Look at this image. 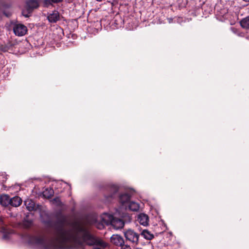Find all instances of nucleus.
Listing matches in <instances>:
<instances>
[{
    "label": "nucleus",
    "instance_id": "obj_31",
    "mask_svg": "<svg viewBox=\"0 0 249 249\" xmlns=\"http://www.w3.org/2000/svg\"><path fill=\"white\" fill-rule=\"evenodd\" d=\"M25 17H27L28 16L27 15H24Z\"/></svg>",
    "mask_w": 249,
    "mask_h": 249
},
{
    "label": "nucleus",
    "instance_id": "obj_15",
    "mask_svg": "<svg viewBox=\"0 0 249 249\" xmlns=\"http://www.w3.org/2000/svg\"><path fill=\"white\" fill-rule=\"evenodd\" d=\"M127 207H128L130 210L136 212L139 210L140 206L139 203L134 201H131L127 203L126 205V208Z\"/></svg>",
    "mask_w": 249,
    "mask_h": 249
},
{
    "label": "nucleus",
    "instance_id": "obj_1",
    "mask_svg": "<svg viewBox=\"0 0 249 249\" xmlns=\"http://www.w3.org/2000/svg\"><path fill=\"white\" fill-rule=\"evenodd\" d=\"M55 230L54 239H49L42 235L28 236L27 243L37 249H83L86 244L96 245L102 248L107 246L102 240L91 236L79 222L71 223L64 215L57 219Z\"/></svg>",
    "mask_w": 249,
    "mask_h": 249
},
{
    "label": "nucleus",
    "instance_id": "obj_24",
    "mask_svg": "<svg viewBox=\"0 0 249 249\" xmlns=\"http://www.w3.org/2000/svg\"><path fill=\"white\" fill-rule=\"evenodd\" d=\"M120 247L121 249H131L129 246L125 245L124 243Z\"/></svg>",
    "mask_w": 249,
    "mask_h": 249
},
{
    "label": "nucleus",
    "instance_id": "obj_3",
    "mask_svg": "<svg viewBox=\"0 0 249 249\" xmlns=\"http://www.w3.org/2000/svg\"><path fill=\"white\" fill-rule=\"evenodd\" d=\"M124 235L126 239L131 243L137 245L139 243L140 235L131 229H128L124 232Z\"/></svg>",
    "mask_w": 249,
    "mask_h": 249
},
{
    "label": "nucleus",
    "instance_id": "obj_19",
    "mask_svg": "<svg viewBox=\"0 0 249 249\" xmlns=\"http://www.w3.org/2000/svg\"><path fill=\"white\" fill-rule=\"evenodd\" d=\"M33 225V221L31 219H28L27 218L25 219L23 221V225L25 227L28 228L31 227Z\"/></svg>",
    "mask_w": 249,
    "mask_h": 249
},
{
    "label": "nucleus",
    "instance_id": "obj_20",
    "mask_svg": "<svg viewBox=\"0 0 249 249\" xmlns=\"http://www.w3.org/2000/svg\"><path fill=\"white\" fill-rule=\"evenodd\" d=\"M52 202L53 204L58 206H61L62 205V202L59 197H55L53 198Z\"/></svg>",
    "mask_w": 249,
    "mask_h": 249
},
{
    "label": "nucleus",
    "instance_id": "obj_28",
    "mask_svg": "<svg viewBox=\"0 0 249 249\" xmlns=\"http://www.w3.org/2000/svg\"><path fill=\"white\" fill-rule=\"evenodd\" d=\"M93 249H101V248H99V247H94L93 248Z\"/></svg>",
    "mask_w": 249,
    "mask_h": 249
},
{
    "label": "nucleus",
    "instance_id": "obj_27",
    "mask_svg": "<svg viewBox=\"0 0 249 249\" xmlns=\"http://www.w3.org/2000/svg\"><path fill=\"white\" fill-rule=\"evenodd\" d=\"M53 193V190H51V193H50V195L47 196L48 197L51 196L52 195V193Z\"/></svg>",
    "mask_w": 249,
    "mask_h": 249
},
{
    "label": "nucleus",
    "instance_id": "obj_29",
    "mask_svg": "<svg viewBox=\"0 0 249 249\" xmlns=\"http://www.w3.org/2000/svg\"><path fill=\"white\" fill-rule=\"evenodd\" d=\"M4 14L5 15L6 17H8L9 16V14H6V13L4 12Z\"/></svg>",
    "mask_w": 249,
    "mask_h": 249
},
{
    "label": "nucleus",
    "instance_id": "obj_6",
    "mask_svg": "<svg viewBox=\"0 0 249 249\" xmlns=\"http://www.w3.org/2000/svg\"><path fill=\"white\" fill-rule=\"evenodd\" d=\"M38 212L39 213L40 217L42 222L48 226H51L52 221L48 213L42 210V208L41 210H39Z\"/></svg>",
    "mask_w": 249,
    "mask_h": 249
},
{
    "label": "nucleus",
    "instance_id": "obj_12",
    "mask_svg": "<svg viewBox=\"0 0 249 249\" xmlns=\"http://www.w3.org/2000/svg\"><path fill=\"white\" fill-rule=\"evenodd\" d=\"M59 13L57 11H53L52 13L49 14L47 17L50 22H56L59 19Z\"/></svg>",
    "mask_w": 249,
    "mask_h": 249
},
{
    "label": "nucleus",
    "instance_id": "obj_18",
    "mask_svg": "<svg viewBox=\"0 0 249 249\" xmlns=\"http://www.w3.org/2000/svg\"><path fill=\"white\" fill-rule=\"evenodd\" d=\"M0 232L3 234L2 238L3 239L7 240L9 238V233L5 228H2L0 230Z\"/></svg>",
    "mask_w": 249,
    "mask_h": 249
},
{
    "label": "nucleus",
    "instance_id": "obj_10",
    "mask_svg": "<svg viewBox=\"0 0 249 249\" xmlns=\"http://www.w3.org/2000/svg\"><path fill=\"white\" fill-rule=\"evenodd\" d=\"M137 220L139 223L142 226H146L148 225L149 218L148 215L146 214H139Z\"/></svg>",
    "mask_w": 249,
    "mask_h": 249
},
{
    "label": "nucleus",
    "instance_id": "obj_26",
    "mask_svg": "<svg viewBox=\"0 0 249 249\" xmlns=\"http://www.w3.org/2000/svg\"><path fill=\"white\" fill-rule=\"evenodd\" d=\"M201 4L200 3L199 5H194L193 6L195 7V8L196 9H198L199 8H200V6Z\"/></svg>",
    "mask_w": 249,
    "mask_h": 249
},
{
    "label": "nucleus",
    "instance_id": "obj_5",
    "mask_svg": "<svg viewBox=\"0 0 249 249\" xmlns=\"http://www.w3.org/2000/svg\"><path fill=\"white\" fill-rule=\"evenodd\" d=\"M24 204L27 209L29 211H39L42 208L41 205H36L35 202L30 199H27L24 201Z\"/></svg>",
    "mask_w": 249,
    "mask_h": 249
},
{
    "label": "nucleus",
    "instance_id": "obj_9",
    "mask_svg": "<svg viewBox=\"0 0 249 249\" xmlns=\"http://www.w3.org/2000/svg\"><path fill=\"white\" fill-rule=\"evenodd\" d=\"M130 199V196L128 194H123L120 196L119 199L120 202L122 204V206L124 207V208L126 209V205L129 202Z\"/></svg>",
    "mask_w": 249,
    "mask_h": 249
},
{
    "label": "nucleus",
    "instance_id": "obj_25",
    "mask_svg": "<svg viewBox=\"0 0 249 249\" xmlns=\"http://www.w3.org/2000/svg\"><path fill=\"white\" fill-rule=\"evenodd\" d=\"M54 3H58L63 1V0H52Z\"/></svg>",
    "mask_w": 249,
    "mask_h": 249
},
{
    "label": "nucleus",
    "instance_id": "obj_21",
    "mask_svg": "<svg viewBox=\"0 0 249 249\" xmlns=\"http://www.w3.org/2000/svg\"><path fill=\"white\" fill-rule=\"evenodd\" d=\"M111 190L112 191V193L110 195V196H108L110 197H114L116 193L118 191V187L116 185H113L111 187Z\"/></svg>",
    "mask_w": 249,
    "mask_h": 249
},
{
    "label": "nucleus",
    "instance_id": "obj_14",
    "mask_svg": "<svg viewBox=\"0 0 249 249\" xmlns=\"http://www.w3.org/2000/svg\"><path fill=\"white\" fill-rule=\"evenodd\" d=\"M21 203V198L19 196H16L12 198H10V203L9 205L15 207H17L20 206Z\"/></svg>",
    "mask_w": 249,
    "mask_h": 249
},
{
    "label": "nucleus",
    "instance_id": "obj_7",
    "mask_svg": "<svg viewBox=\"0 0 249 249\" xmlns=\"http://www.w3.org/2000/svg\"><path fill=\"white\" fill-rule=\"evenodd\" d=\"M115 216V213H114V214H111L106 213H104L101 215V219L102 221L107 225H111Z\"/></svg>",
    "mask_w": 249,
    "mask_h": 249
},
{
    "label": "nucleus",
    "instance_id": "obj_8",
    "mask_svg": "<svg viewBox=\"0 0 249 249\" xmlns=\"http://www.w3.org/2000/svg\"><path fill=\"white\" fill-rule=\"evenodd\" d=\"M111 242L117 246L121 247L124 243L123 238L118 234L113 235L110 238Z\"/></svg>",
    "mask_w": 249,
    "mask_h": 249
},
{
    "label": "nucleus",
    "instance_id": "obj_11",
    "mask_svg": "<svg viewBox=\"0 0 249 249\" xmlns=\"http://www.w3.org/2000/svg\"><path fill=\"white\" fill-rule=\"evenodd\" d=\"M10 203V197L8 195L0 196V204L4 207L8 206Z\"/></svg>",
    "mask_w": 249,
    "mask_h": 249
},
{
    "label": "nucleus",
    "instance_id": "obj_23",
    "mask_svg": "<svg viewBox=\"0 0 249 249\" xmlns=\"http://www.w3.org/2000/svg\"><path fill=\"white\" fill-rule=\"evenodd\" d=\"M96 226L99 229H102L104 228V225L102 223H98L96 224Z\"/></svg>",
    "mask_w": 249,
    "mask_h": 249
},
{
    "label": "nucleus",
    "instance_id": "obj_22",
    "mask_svg": "<svg viewBox=\"0 0 249 249\" xmlns=\"http://www.w3.org/2000/svg\"><path fill=\"white\" fill-rule=\"evenodd\" d=\"M53 2L52 1V0H44L43 3L45 6H48L52 4Z\"/></svg>",
    "mask_w": 249,
    "mask_h": 249
},
{
    "label": "nucleus",
    "instance_id": "obj_17",
    "mask_svg": "<svg viewBox=\"0 0 249 249\" xmlns=\"http://www.w3.org/2000/svg\"><path fill=\"white\" fill-rule=\"evenodd\" d=\"M240 24L243 28L249 29V16L241 20Z\"/></svg>",
    "mask_w": 249,
    "mask_h": 249
},
{
    "label": "nucleus",
    "instance_id": "obj_30",
    "mask_svg": "<svg viewBox=\"0 0 249 249\" xmlns=\"http://www.w3.org/2000/svg\"><path fill=\"white\" fill-rule=\"evenodd\" d=\"M186 3V0H185V1H184L183 5H185Z\"/></svg>",
    "mask_w": 249,
    "mask_h": 249
},
{
    "label": "nucleus",
    "instance_id": "obj_2",
    "mask_svg": "<svg viewBox=\"0 0 249 249\" xmlns=\"http://www.w3.org/2000/svg\"><path fill=\"white\" fill-rule=\"evenodd\" d=\"M115 215L111 225L116 230L123 228L125 222H130L131 220V217L129 214L126 213L121 214L118 210L115 213Z\"/></svg>",
    "mask_w": 249,
    "mask_h": 249
},
{
    "label": "nucleus",
    "instance_id": "obj_4",
    "mask_svg": "<svg viewBox=\"0 0 249 249\" xmlns=\"http://www.w3.org/2000/svg\"><path fill=\"white\" fill-rule=\"evenodd\" d=\"M13 31L15 35L22 36L25 35L27 32L26 26L20 23H16L14 25Z\"/></svg>",
    "mask_w": 249,
    "mask_h": 249
},
{
    "label": "nucleus",
    "instance_id": "obj_16",
    "mask_svg": "<svg viewBox=\"0 0 249 249\" xmlns=\"http://www.w3.org/2000/svg\"><path fill=\"white\" fill-rule=\"evenodd\" d=\"M141 234L144 238L147 240H151L154 237L153 234L147 230H143Z\"/></svg>",
    "mask_w": 249,
    "mask_h": 249
},
{
    "label": "nucleus",
    "instance_id": "obj_13",
    "mask_svg": "<svg viewBox=\"0 0 249 249\" xmlns=\"http://www.w3.org/2000/svg\"><path fill=\"white\" fill-rule=\"evenodd\" d=\"M38 2L36 0H29L26 1V6L28 11H32L38 6Z\"/></svg>",
    "mask_w": 249,
    "mask_h": 249
}]
</instances>
